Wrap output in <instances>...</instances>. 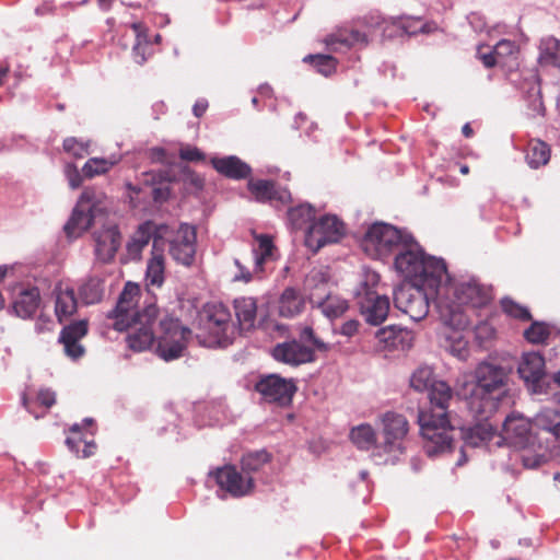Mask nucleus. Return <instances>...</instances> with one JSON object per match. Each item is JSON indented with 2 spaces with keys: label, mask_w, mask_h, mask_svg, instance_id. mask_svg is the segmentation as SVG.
Masks as SVG:
<instances>
[{
  "label": "nucleus",
  "mask_w": 560,
  "mask_h": 560,
  "mask_svg": "<svg viewBox=\"0 0 560 560\" xmlns=\"http://www.w3.org/2000/svg\"><path fill=\"white\" fill-rule=\"evenodd\" d=\"M140 289L137 284L126 283L117 305L109 314L114 318V328L127 331L126 341L133 351H144L156 339V353L164 361H172L183 355L190 330L183 327L178 319L164 316L159 322V330L154 324L159 317L158 307L151 303L143 310L135 308Z\"/></svg>",
  "instance_id": "nucleus-1"
},
{
  "label": "nucleus",
  "mask_w": 560,
  "mask_h": 560,
  "mask_svg": "<svg viewBox=\"0 0 560 560\" xmlns=\"http://www.w3.org/2000/svg\"><path fill=\"white\" fill-rule=\"evenodd\" d=\"M435 307L444 325L460 330L468 326L466 306L480 307L491 300L490 289L475 278L444 279L436 288Z\"/></svg>",
  "instance_id": "nucleus-2"
},
{
  "label": "nucleus",
  "mask_w": 560,
  "mask_h": 560,
  "mask_svg": "<svg viewBox=\"0 0 560 560\" xmlns=\"http://www.w3.org/2000/svg\"><path fill=\"white\" fill-rule=\"evenodd\" d=\"M509 371L495 363L481 362L471 375L458 383V395L469 411L480 420L488 419L498 408L505 393Z\"/></svg>",
  "instance_id": "nucleus-3"
},
{
  "label": "nucleus",
  "mask_w": 560,
  "mask_h": 560,
  "mask_svg": "<svg viewBox=\"0 0 560 560\" xmlns=\"http://www.w3.org/2000/svg\"><path fill=\"white\" fill-rule=\"evenodd\" d=\"M453 397L447 384H438L432 392L431 406L419 409L418 423L423 439V450L429 457L451 452L456 429L451 424L448 406Z\"/></svg>",
  "instance_id": "nucleus-4"
},
{
  "label": "nucleus",
  "mask_w": 560,
  "mask_h": 560,
  "mask_svg": "<svg viewBox=\"0 0 560 560\" xmlns=\"http://www.w3.org/2000/svg\"><path fill=\"white\" fill-rule=\"evenodd\" d=\"M396 253L395 269L410 283L428 285L434 293L439 284L447 279L445 261L425 255L411 235H409V241L404 242Z\"/></svg>",
  "instance_id": "nucleus-5"
},
{
  "label": "nucleus",
  "mask_w": 560,
  "mask_h": 560,
  "mask_svg": "<svg viewBox=\"0 0 560 560\" xmlns=\"http://www.w3.org/2000/svg\"><path fill=\"white\" fill-rule=\"evenodd\" d=\"M110 201L101 189L85 188L72 212L65 231L69 237H78L93 223L101 221L109 210Z\"/></svg>",
  "instance_id": "nucleus-6"
},
{
  "label": "nucleus",
  "mask_w": 560,
  "mask_h": 560,
  "mask_svg": "<svg viewBox=\"0 0 560 560\" xmlns=\"http://www.w3.org/2000/svg\"><path fill=\"white\" fill-rule=\"evenodd\" d=\"M277 258V249L272 238L267 234H254L250 257L245 259L235 258L234 265L237 272L234 281L248 283L254 280H261L270 271V264Z\"/></svg>",
  "instance_id": "nucleus-7"
},
{
  "label": "nucleus",
  "mask_w": 560,
  "mask_h": 560,
  "mask_svg": "<svg viewBox=\"0 0 560 560\" xmlns=\"http://www.w3.org/2000/svg\"><path fill=\"white\" fill-rule=\"evenodd\" d=\"M378 283V273L369 268H363L361 279L354 290V296L362 316L366 323L374 326L382 324L389 312L388 298L375 291Z\"/></svg>",
  "instance_id": "nucleus-8"
},
{
  "label": "nucleus",
  "mask_w": 560,
  "mask_h": 560,
  "mask_svg": "<svg viewBox=\"0 0 560 560\" xmlns=\"http://www.w3.org/2000/svg\"><path fill=\"white\" fill-rule=\"evenodd\" d=\"M409 233L395 226L376 222L365 232L361 247L373 259H382L396 253L404 242L409 241Z\"/></svg>",
  "instance_id": "nucleus-9"
},
{
  "label": "nucleus",
  "mask_w": 560,
  "mask_h": 560,
  "mask_svg": "<svg viewBox=\"0 0 560 560\" xmlns=\"http://www.w3.org/2000/svg\"><path fill=\"white\" fill-rule=\"evenodd\" d=\"M205 329L208 337L201 341L206 347H226L237 334L229 308L221 303L209 304L206 310Z\"/></svg>",
  "instance_id": "nucleus-10"
},
{
  "label": "nucleus",
  "mask_w": 560,
  "mask_h": 560,
  "mask_svg": "<svg viewBox=\"0 0 560 560\" xmlns=\"http://www.w3.org/2000/svg\"><path fill=\"white\" fill-rule=\"evenodd\" d=\"M427 289L430 288L417 283L401 284L394 291L395 306L415 322L425 318L430 308Z\"/></svg>",
  "instance_id": "nucleus-11"
},
{
  "label": "nucleus",
  "mask_w": 560,
  "mask_h": 560,
  "mask_svg": "<svg viewBox=\"0 0 560 560\" xmlns=\"http://www.w3.org/2000/svg\"><path fill=\"white\" fill-rule=\"evenodd\" d=\"M382 423L384 438L382 448L388 457L382 460L378 453H373V457L378 464L393 462L398 454L404 452L402 441L408 432V421L402 415L386 412L382 417Z\"/></svg>",
  "instance_id": "nucleus-12"
},
{
  "label": "nucleus",
  "mask_w": 560,
  "mask_h": 560,
  "mask_svg": "<svg viewBox=\"0 0 560 560\" xmlns=\"http://www.w3.org/2000/svg\"><path fill=\"white\" fill-rule=\"evenodd\" d=\"M164 245L168 243L171 257L179 265L189 267L195 261L197 233L192 225L183 223L176 231H171L163 237Z\"/></svg>",
  "instance_id": "nucleus-13"
},
{
  "label": "nucleus",
  "mask_w": 560,
  "mask_h": 560,
  "mask_svg": "<svg viewBox=\"0 0 560 560\" xmlns=\"http://www.w3.org/2000/svg\"><path fill=\"white\" fill-rule=\"evenodd\" d=\"M345 235V225L336 215H324L306 230L305 245L314 253L323 246L339 242Z\"/></svg>",
  "instance_id": "nucleus-14"
},
{
  "label": "nucleus",
  "mask_w": 560,
  "mask_h": 560,
  "mask_svg": "<svg viewBox=\"0 0 560 560\" xmlns=\"http://www.w3.org/2000/svg\"><path fill=\"white\" fill-rule=\"evenodd\" d=\"M502 438L518 448H541L533 420H528L518 413H511L503 422Z\"/></svg>",
  "instance_id": "nucleus-15"
},
{
  "label": "nucleus",
  "mask_w": 560,
  "mask_h": 560,
  "mask_svg": "<svg viewBox=\"0 0 560 560\" xmlns=\"http://www.w3.org/2000/svg\"><path fill=\"white\" fill-rule=\"evenodd\" d=\"M255 389L268 402H277L281 406L291 402L296 386L292 380H285L277 374L260 377Z\"/></svg>",
  "instance_id": "nucleus-16"
},
{
  "label": "nucleus",
  "mask_w": 560,
  "mask_h": 560,
  "mask_svg": "<svg viewBox=\"0 0 560 560\" xmlns=\"http://www.w3.org/2000/svg\"><path fill=\"white\" fill-rule=\"evenodd\" d=\"M209 476L215 479L220 489L235 498L249 494L254 488L253 478L246 472H240L234 466H224Z\"/></svg>",
  "instance_id": "nucleus-17"
},
{
  "label": "nucleus",
  "mask_w": 560,
  "mask_h": 560,
  "mask_svg": "<svg viewBox=\"0 0 560 560\" xmlns=\"http://www.w3.org/2000/svg\"><path fill=\"white\" fill-rule=\"evenodd\" d=\"M272 357L276 361L298 366L315 360L314 348L296 339L278 343L272 349Z\"/></svg>",
  "instance_id": "nucleus-18"
},
{
  "label": "nucleus",
  "mask_w": 560,
  "mask_h": 560,
  "mask_svg": "<svg viewBox=\"0 0 560 560\" xmlns=\"http://www.w3.org/2000/svg\"><path fill=\"white\" fill-rule=\"evenodd\" d=\"M385 36L392 37L397 34L416 35L418 33H431L436 30L434 23H423L419 18L396 16L383 19L377 23Z\"/></svg>",
  "instance_id": "nucleus-19"
},
{
  "label": "nucleus",
  "mask_w": 560,
  "mask_h": 560,
  "mask_svg": "<svg viewBox=\"0 0 560 560\" xmlns=\"http://www.w3.org/2000/svg\"><path fill=\"white\" fill-rule=\"evenodd\" d=\"M95 256L102 262L114 259L121 245V234L114 223L103 224L102 229L94 232Z\"/></svg>",
  "instance_id": "nucleus-20"
},
{
  "label": "nucleus",
  "mask_w": 560,
  "mask_h": 560,
  "mask_svg": "<svg viewBox=\"0 0 560 560\" xmlns=\"http://www.w3.org/2000/svg\"><path fill=\"white\" fill-rule=\"evenodd\" d=\"M167 233V226H162L152 245L151 258L147 265L145 280L149 285L160 288L164 282L165 273V257H164V242L163 237Z\"/></svg>",
  "instance_id": "nucleus-21"
},
{
  "label": "nucleus",
  "mask_w": 560,
  "mask_h": 560,
  "mask_svg": "<svg viewBox=\"0 0 560 560\" xmlns=\"http://www.w3.org/2000/svg\"><path fill=\"white\" fill-rule=\"evenodd\" d=\"M518 374L532 388L533 393L542 392L545 378V359L538 352L525 353L518 365Z\"/></svg>",
  "instance_id": "nucleus-22"
},
{
  "label": "nucleus",
  "mask_w": 560,
  "mask_h": 560,
  "mask_svg": "<svg viewBox=\"0 0 560 560\" xmlns=\"http://www.w3.org/2000/svg\"><path fill=\"white\" fill-rule=\"evenodd\" d=\"M375 338L381 350H406L412 342L411 332L395 325L378 329Z\"/></svg>",
  "instance_id": "nucleus-23"
},
{
  "label": "nucleus",
  "mask_w": 560,
  "mask_h": 560,
  "mask_svg": "<svg viewBox=\"0 0 560 560\" xmlns=\"http://www.w3.org/2000/svg\"><path fill=\"white\" fill-rule=\"evenodd\" d=\"M86 334V320L72 323L61 330L59 341L63 345L65 353L72 360H77L84 354V348L79 341Z\"/></svg>",
  "instance_id": "nucleus-24"
},
{
  "label": "nucleus",
  "mask_w": 560,
  "mask_h": 560,
  "mask_svg": "<svg viewBox=\"0 0 560 560\" xmlns=\"http://www.w3.org/2000/svg\"><path fill=\"white\" fill-rule=\"evenodd\" d=\"M311 304L330 292V275L328 267L320 266L313 268L305 277L303 284Z\"/></svg>",
  "instance_id": "nucleus-25"
},
{
  "label": "nucleus",
  "mask_w": 560,
  "mask_h": 560,
  "mask_svg": "<svg viewBox=\"0 0 560 560\" xmlns=\"http://www.w3.org/2000/svg\"><path fill=\"white\" fill-rule=\"evenodd\" d=\"M248 189L258 201H271L285 205L291 200L290 191L287 188L276 186L271 180H249Z\"/></svg>",
  "instance_id": "nucleus-26"
},
{
  "label": "nucleus",
  "mask_w": 560,
  "mask_h": 560,
  "mask_svg": "<svg viewBox=\"0 0 560 560\" xmlns=\"http://www.w3.org/2000/svg\"><path fill=\"white\" fill-rule=\"evenodd\" d=\"M40 294L37 288H23L13 298V313L22 318H32L39 308Z\"/></svg>",
  "instance_id": "nucleus-27"
},
{
  "label": "nucleus",
  "mask_w": 560,
  "mask_h": 560,
  "mask_svg": "<svg viewBox=\"0 0 560 560\" xmlns=\"http://www.w3.org/2000/svg\"><path fill=\"white\" fill-rule=\"evenodd\" d=\"M93 420L86 418L82 423H74L70 427V436L66 439V445L77 456L83 458L94 454L96 445L93 440H88L85 434L82 432L83 427L91 425Z\"/></svg>",
  "instance_id": "nucleus-28"
},
{
  "label": "nucleus",
  "mask_w": 560,
  "mask_h": 560,
  "mask_svg": "<svg viewBox=\"0 0 560 560\" xmlns=\"http://www.w3.org/2000/svg\"><path fill=\"white\" fill-rule=\"evenodd\" d=\"M162 226L163 225L155 226L150 221L139 225L138 230L132 234L126 245L128 257L133 260L140 259L143 249L148 246L151 240H154L158 231Z\"/></svg>",
  "instance_id": "nucleus-29"
},
{
  "label": "nucleus",
  "mask_w": 560,
  "mask_h": 560,
  "mask_svg": "<svg viewBox=\"0 0 560 560\" xmlns=\"http://www.w3.org/2000/svg\"><path fill=\"white\" fill-rule=\"evenodd\" d=\"M211 164L217 172L234 179L245 178L250 174L252 171L249 165L241 161V159L235 155L212 158Z\"/></svg>",
  "instance_id": "nucleus-30"
},
{
  "label": "nucleus",
  "mask_w": 560,
  "mask_h": 560,
  "mask_svg": "<svg viewBox=\"0 0 560 560\" xmlns=\"http://www.w3.org/2000/svg\"><path fill=\"white\" fill-rule=\"evenodd\" d=\"M56 303L55 313L60 323L72 316L78 306L73 289L68 285L59 284L55 289Z\"/></svg>",
  "instance_id": "nucleus-31"
},
{
  "label": "nucleus",
  "mask_w": 560,
  "mask_h": 560,
  "mask_svg": "<svg viewBox=\"0 0 560 560\" xmlns=\"http://www.w3.org/2000/svg\"><path fill=\"white\" fill-rule=\"evenodd\" d=\"M368 44V34L353 28L340 30L327 38V45L332 50H339L342 47L365 46Z\"/></svg>",
  "instance_id": "nucleus-32"
},
{
  "label": "nucleus",
  "mask_w": 560,
  "mask_h": 560,
  "mask_svg": "<svg viewBox=\"0 0 560 560\" xmlns=\"http://www.w3.org/2000/svg\"><path fill=\"white\" fill-rule=\"evenodd\" d=\"M234 310L240 330H249L254 327L257 314V303L254 298L243 296L235 299Z\"/></svg>",
  "instance_id": "nucleus-33"
},
{
  "label": "nucleus",
  "mask_w": 560,
  "mask_h": 560,
  "mask_svg": "<svg viewBox=\"0 0 560 560\" xmlns=\"http://www.w3.org/2000/svg\"><path fill=\"white\" fill-rule=\"evenodd\" d=\"M349 439L352 444L361 451H369L371 448H382L377 446V434L373 427L369 423H361L353 427L349 432Z\"/></svg>",
  "instance_id": "nucleus-34"
},
{
  "label": "nucleus",
  "mask_w": 560,
  "mask_h": 560,
  "mask_svg": "<svg viewBox=\"0 0 560 560\" xmlns=\"http://www.w3.org/2000/svg\"><path fill=\"white\" fill-rule=\"evenodd\" d=\"M312 305L313 307L318 308L325 317L331 320L342 316L349 308L347 300L339 295L331 294V292L325 294Z\"/></svg>",
  "instance_id": "nucleus-35"
},
{
  "label": "nucleus",
  "mask_w": 560,
  "mask_h": 560,
  "mask_svg": "<svg viewBox=\"0 0 560 560\" xmlns=\"http://www.w3.org/2000/svg\"><path fill=\"white\" fill-rule=\"evenodd\" d=\"M304 308V299L293 288H287L280 295L278 311L282 317H294Z\"/></svg>",
  "instance_id": "nucleus-36"
},
{
  "label": "nucleus",
  "mask_w": 560,
  "mask_h": 560,
  "mask_svg": "<svg viewBox=\"0 0 560 560\" xmlns=\"http://www.w3.org/2000/svg\"><path fill=\"white\" fill-rule=\"evenodd\" d=\"M120 161V154H110L107 158H91L84 163L82 167L83 177L93 178L95 176L104 175Z\"/></svg>",
  "instance_id": "nucleus-37"
},
{
  "label": "nucleus",
  "mask_w": 560,
  "mask_h": 560,
  "mask_svg": "<svg viewBox=\"0 0 560 560\" xmlns=\"http://www.w3.org/2000/svg\"><path fill=\"white\" fill-rule=\"evenodd\" d=\"M438 384H446L443 381H435L433 370L430 366H419L410 376V386L417 392L429 390V406L433 388Z\"/></svg>",
  "instance_id": "nucleus-38"
},
{
  "label": "nucleus",
  "mask_w": 560,
  "mask_h": 560,
  "mask_svg": "<svg viewBox=\"0 0 560 560\" xmlns=\"http://www.w3.org/2000/svg\"><path fill=\"white\" fill-rule=\"evenodd\" d=\"M538 61L541 66L560 68V42L555 37L542 38L539 45Z\"/></svg>",
  "instance_id": "nucleus-39"
},
{
  "label": "nucleus",
  "mask_w": 560,
  "mask_h": 560,
  "mask_svg": "<svg viewBox=\"0 0 560 560\" xmlns=\"http://www.w3.org/2000/svg\"><path fill=\"white\" fill-rule=\"evenodd\" d=\"M131 28L136 35V43L132 47L135 61L142 65L149 55H151L150 42L147 30L141 23H133Z\"/></svg>",
  "instance_id": "nucleus-40"
},
{
  "label": "nucleus",
  "mask_w": 560,
  "mask_h": 560,
  "mask_svg": "<svg viewBox=\"0 0 560 560\" xmlns=\"http://www.w3.org/2000/svg\"><path fill=\"white\" fill-rule=\"evenodd\" d=\"M494 435L495 431L490 423L480 422L474 425L472 428H469L466 431L464 439L467 445L477 447L482 443L491 441Z\"/></svg>",
  "instance_id": "nucleus-41"
},
{
  "label": "nucleus",
  "mask_w": 560,
  "mask_h": 560,
  "mask_svg": "<svg viewBox=\"0 0 560 560\" xmlns=\"http://www.w3.org/2000/svg\"><path fill=\"white\" fill-rule=\"evenodd\" d=\"M550 159V149L547 143L540 140L529 142L526 151V161L529 167L538 168L546 165Z\"/></svg>",
  "instance_id": "nucleus-42"
},
{
  "label": "nucleus",
  "mask_w": 560,
  "mask_h": 560,
  "mask_svg": "<svg viewBox=\"0 0 560 560\" xmlns=\"http://www.w3.org/2000/svg\"><path fill=\"white\" fill-rule=\"evenodd\" d=\"M315 210L310 203H302L288 211V219L291 226L295 230L308 228V223L313 221Z\"/></svg>",
  "instance_id": "nucleus-43"
},
{
  "label": "nucleus",
  "mask_w": 560,
  "mask_h": 560,
  "mask_svg": "<svg viewBox=\"0 0 560 560\" xmlns=\"http://www.w3.org/2000/svg\"><path fill=\"white\" fill-rule=\"evenodd\" d=\"M560 423V412L553 409H544L533 419L535 431H545L555 434L556 427Z\"/></svg>",
  "instance_id": "nucleus-44"
},
{
  "label": "nucleus",
  "mask_w": 560,
  "mask_h": 560,
  "mask_svg": "<svg viewBox=\"0 0 560 560\" xmlns=\"http://www.w3.org/2000/svg\"><path fill=\"white\" fill-rule=\"evenodd\" d=\"M103 281L97 277L88 279L80 288L81 299L85 304H94L103 298Z\"/></svg>",
  "instance_id": "nucleus-45"
},
{
  "label": "nucleus",
  "mask_w": 560,
  "mask_h": 560,
  "mask_svg": "<svg viewBox=\"0 0 560 560\" xmlns=\"http://www.w3.org/2000/svg\"><path fill=\"white\" fill-rule=\"evenodd\" d=\"M550 336V329L542 322H533L524 331L525 339L530 343H544Z\"/></svg>",
  "instance_id": "nucleus-46"
},
{
  "label": "nucleus",
  "mask_w": 560,
  "mask_h": 560,
  "mask_svg": "<svg viewBox=\"0 0 560 560\" xmlns=\"http://www.w3.org/2000/svg\"><path fill=\"white\" fill-rule=\"evenodd\" d=\"M269 462V454L265 451L249 453L242 458V469L244 472L257 471L262 465Z\"/></svg>",
  "instance_id": "nucleus-47"
},
{
  "label": "nucleus",
  "mask_w": 560,
  "mask_h": 560,
  "mask_svg": "<svg viewBox=\"0 0 560 560\" xmlns=\"http://www.w3.org/2000/svg\"><path fill=\"white\" fill-rule=\"evenodd\" d=\"M499 65H505L508 59L518 51L517 45L510 39H501L493 47Z\"/></svg>",
  "instance_id": "nucleus-48"
},
{
  "label": "nucleus",
  "mask_w": 560,
  "mask_h": 560,
  "mask_svg": "<svg viewBox=\"0 0 560 560\" xmlns=\"http://www.w3.org/2000/svg\"><path fill=\"white\" fill-rule=\"evenodd\" d=\"M305 61L311 60L314 66L317 68V71L324 75H329L335 71L336 60L328 55H310L304 58Z\"/></svg>",
  "instance_id": "nucleus-49"
},
{
  "label": "nucleus",
  "mask_w": 560,
  "mask_h": 560,
  "mask_svg": "<svg viewBox=\"0 0 560 560\" xmlns=\"http://www.w3.org/2000/svg\"><path fill=\"white\" fill-rule=\"evenodd\" d=\"M501 305L503 311L511 317L517 318L520 320H530L532 318L530 313L526 307L515 303L511 299H503L501 301Z\"/></svg>",
  "instance_id": "nucleus-50"
},
{
  "label": "nucleus",
  "mask_w": 560,
  "mask_h": 560,
  "mask_svg": "<svg viewBox=\"0 0 560 560\" xmlns=\"http://www.w3.org/2000/svg\"><path fill=\"white\" fill-rule=\"evenodd\" d=\"M63 150L75 159H81L89 153V142H83L74 137L65 139Z\"/></svg>",
  "instance_id": "nucleus-51"
},
{
  "label": "nucleus",
  "mask_w": 560,
  "mask_h": 560,
  "mask_svg": "<svg viewBox=\"0 0 560 560\" xmlns=\"http://www.w3.org/2000/svg\"><path fill=\"white\" fill-rule=\"evenodd\" d=\"M299 341L310 345L314 348V351L326 352L330 349L329 345L325 343L314 335L312 327H304L300 332Z\"/></svg>",
  "instance_id": "nucleus-52"
},
{
  "label": "nucleus",
  "mask_w": 560,
  "mask_h": 560,
  "mask_svg": "<svg viewBox=\"0 0 560 560\" xmlns=\"http://www.w3.org/2000/svg\"><path fill=\"white\" fill-rule=\"evenodd\" d=\"M477 58L483 63L486 68H492L493 66L499 65L494 49L488 46H478Z\"/></svg>",
  "instance_id": "nucleus-53"
},
{
  "label": "nucleus",
  "mask_w": 560,
  "mask_h": 560,
  "mask_svg": "<svg viewBox=\"0 0 560 560\" xmlns=\"http://www.w3.org/2000/svg\"><path fill=\"white\" fill-rule=\"evenodd\" d=\"M65 175L68 179L69 186L72 189H77L80 187V185L82 183L83 174L80 173V171L78 170V167L74 164H72V163L66 164Z\"/></svg>",
  "instance_id": "nucleus-54"
},
{
  "label": "nucleus",
  "mask_w": 560,
  "mask_h": 560,
  "mask_svg": "<svg viewBox=\"0 0 560 560\" xmlns=\"http://www.w3.org/2000/svg\"><path fill=\"white\" fill-rule=\"evenodd\" d=\"M179 158L189 162L203 161L205 154L196 147L185 145L179 150Z\"/></svg>",
  "instance_id": "nucleus-55"
},
{
  "label": "nucleus",
  "mask_w": 560,
  "mask_h": 560,
  "mask_svg": "<svg viewBox=\"0 0 560 560\" xmlns=\"http://www.w3.org/2000/svg\"><path fill=\"white\" fill-rule=\"evenodd\" d=\"M37 400L42 406L50 408L56 402V393L50 388H40L37 393Z\"/></svg>",
  "instance_id": "nucleus-56"
},
{
  "label": "nucleus",
  "mask_w": 560,
  "mask_h": 560,
  "mask_svg": "<svg viewBox=\"0 0 560 560\" xmlns=\"http://www.w3.org/2000/svg\"><path fill=\"white\" fill-rule=\"evenodd\" d=\"M52 327L54 323L48 316L39 315L35 322L34 329L36 334L42 335L52 330Z\"/></svg>",
  "instance_id": "nucleus-57"
},
{
  "label": "nucleus",
  "mask_w": 560,
  "mask_h": 560,
  "mask_svg": "<svg viewBox=\"0 0 560 560\" xmlns=\"http://www.w3.org/2000/svg\"><path fill=\"white\" fill-rule=\"evenodd\" d=\"M358 329H359V322L357 319H350V320L345 322L341 325L339 332L342 336L352 337L358 332Z\"/></svg>",
  "instance_id": "nucleus-58"
},
{
  "label": "nucleus",
  "mask_w": 560,
  "mask_h": 560,
  "mask_svg": "<svg viewBox=\"0 0 560 560\" xmlns=\"http://www.w3.org/2000/svg\"><path fill=\"white\" fill-rule=\"evenodd\" d=\"M208 108V101L205 98H200L196 101L192 107L194 115L196 117H201Z\"/></svg>",
  "instance_id": "nucleus-59"
},
{
  "label": "nucleus",
  "mask_w": 560,
  "mask_h": 560,
  "mask_svg": "<svg viewBox=\"0 0 560 560\" xmlns=\"http://www.w3.org/2000/svg\"><path fill=\"white\" fill-rule=\"evenodd\" d=\"M167 194H168L167 189L160 188V187L159 188H153V190H152L153 199L155 201H163V200H165L166 197H167Z\"/></svg>",
  "instance_id": "nucleus-60"
},
{
  "label": "nucleus",
  "mask_w": 560,
  "mask_h": 560,
  "mask_svg": "<svg viewBox=\"0 0 560 560\" xmlns=\"http://www.w3.org/2000/svg\"><path fill=\"white\" fill-rule=\"evenodd\" d=\"M165 151L162 148L152 149V156L156 160H163Z\"/></svg>",
  "instance_id": "nucleus-61"
},
{
  "label": "nucleus",
  "mask_w": 560,
  "mask_h": 560,
  "mask_svg": "<svg viewBox=\"0 0 560 560\" xmlns=\"http://www.w3.org/2000/svg\"><path fill=\"white\" fill-rule=\"evenodd\" d=\"M97 1H98L100 8L104 11H107V10H109V8L112 7V4L115 0H97Z\"/></svg>",
  "instance_id": "nucleus-62"
},
{
  "label": "nucleus",
  "mask_w": 560,
  "mask_h": 560,
  "mask_svg": "<svg viewBox=\"0 0 560 560\" xmlns=\"http://www.w3.org/2000/svg\"><path fill=\"white\" fill-rule=\"evenodd\" d=\"M50 11H51V5L49 3H45L42 7H38L36 9V13L37 14H45V13L50 12Z\"/></svg>",
  "instance_id": "nucleus-63"
},
{
  "label": "nucleus",
  "mask_w": 560,
  "mask_h": 560,
  "mask_svg": "<svg viewBox=\"0 0 560 560\" xmlns=\"http://www.w3.org/2000/svg\"><path fill=\"white\" fill-rule=\"evenodd\" d=\"M462 131H463L464 136L467 138L472 136V129L469 124H465Z\"/></svg>",
  "instance_id": "nucleus-64"
}]
</instances>
